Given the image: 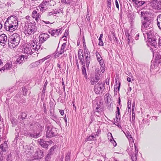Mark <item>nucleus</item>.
<instances>
[{
  "mask_svg": "<svg viewBox=\"0 0 161 161\" xmlns=\"http://www.w3.org/2000/svg\"><path fill=\"white\" fill-rule=\"evenodd\" d=\"M87 141H92L94 140L91 136H89L87 137Z\"/></svg>",
  "mask_w": 161,
  "mask_h": 161,
  "instance_id": "58",
  "label": "nucleus"
},
{
  "mask_svg": "<svg viewBox=\"0 0 161 161\" xmlns=\"http://www.w3.org/2000/svg\"><path fill=\"white\" fill-rule=\"evenodd\" d=\"M51 158V154H47L45 157V161H50Z\"/></svg>",
  "mask_w": 161,
  "mask_h": 161,
  "instance_id": "38",
  "label": "nucleus"
},
{
  "mask_svg": "<svg viewBox=\"0 0 161 161\" xmlns=\"http://www.w3.org/2000/svg\"><path fill=\"white\" fill-rule=\"evenodd\" d=\"M127 43L129 44L130 42L132 41V39L131 36H128L127 37Z\"/></svg>",
  "mask_w": 161,
  "mask_h": 161,
  "instance_id": "46",
  "label": "nucleus"
},
{
  "mask_svg": "<svg viewBox=\"0 0 161 161\" xmlns=\"http://www.w3.org/2000/svg\"><path fill=\"white\" fill-rule=\"evenodd\" d=\"M107 8H111V0H107Z\"/></svg>",
  "mask_w": 161,
  "mask_h": 161,
  "instance_id": "47",
  "label": "nucleus"
},
{
  "mask_svg": "<svg viewBox=\"0 0 161 161\" xmlns=\"http://www.w3.org/2000/svg\"><path fill=\"white\" fill-rule=\"evenodd\" d=\"M95 54L98 61L102 58L99 53L97 51H96Z\"/></svg>",
  "mask_w": 161,
  "mask_h": 161,
  "instance_id": "34",
  "label": "nucleus"
},
{
  "mask_svg": "<svg viewBox=\"0 0 161 161\" xmlns=\"http://www.w3.org/2000/svg\"><path fill=\"white\" fill-rule=\"evenodd\" d=\"M142 30H144L145 32L144 35L154 32L153 24L151 19L149 17L143 16L142 19Z\"/></svg>",
  "mask_w": 161,
  "mask_h": 161,
  "instance_id": "2",
  "label": "nucleus"
},
{
  "mask_svg": "<svg viewBox=\"0 0 161 161\" xmlns=\"http://www.w3.org/2000/svg\"><path fill=\"white\" fill-rule=\"evenodd\" d=\"M86 18L88 21H90V16L89 14H87L86 15Z\"/></svg>",
  "mask_w": 161,
  "mask_h": 161,
  "instance_id": "62",
  "label": "nucleus"
},
{
  "mask_svg": "<svg viewBox=\"0 0 161 161\" xmlns=\"http://www.w3.org/2000/svg\"><path fill=\"white\" fill-rule=\"evenodd\" d=\"M155 59L158 63H160L161 62V55L160 54L157 55Z\"/></svg>",
  "mask_w": 161,
  "mask_h": 161,
  "instance_id": "32",
  "label": "nucleus"
},
{
  "mask_svg": "<svg viewBox=\"0 0 161 161\" xmlns=\"http://www.w3.org/2000/svg\"><path fill=\"white\" fill-rule=\"evenodd\" d=\"M161 0H153L150 3V5L152 8L156 10H161Z\"/></svg>",
  "mask_w": 161,
  "mask_h": 161,
  "instance_id": "8",
  "label": "nucleus"
},
{
  "mask_svg": "<svg viewBox=\"0 0 161 161\" xmlns=\"http://www.w3.org/2000/svg\"><path fill=\"white\" fill-rule=\"evenodd\" d=\"M131 101L130 100H129L127 102V108H131Z\"/></svg>",
  "mask_w": 161,
  "mask_h": 161,
  "instance_id": "51",
  "label": "nucleus"
},
{
  "mask_svg": "<svg viewBox=\"0 0 161 161\" xmlns=\"http://www.w3.org/2000/svg\"><path fill=\"white\" fill-rule=\"evenodd\" d=\"M20 40L19 35L16 33H14L8 37V42L9 47L11 48H15L18 45Z\"/></svg>",
  "mask_w": 161,
  "mask_h": 161,
  "instance_id": "3",
  "label": "nucleus"
},
{
  "mask_svg": "<svg viewBox=\"0 0 161 161\" xmlns=\"http://www.w3.org/2000/svg\"><path fill=\"white\" fill-rule=\"evenodd\" d=\"M100 75L96 74L95 77H92L91 78L90 83L92 85H94L100 79Z\"/></svg>",
  "mask_w": 161,
  "mask_h": 161,
  "instance_id": "14",
  "label": "nucleus"
},
{
  "mask_svg": "<svg viewBox=\"0 0 161 161\" xmlns=\"http://www.w3.org/2000/svg\"><path fill=\"white\" fill-rule=\"evenodd\" d=\"M37 63H38V62L37 61L31 63L30 65V67L31 68H34L36 67L37 64Z\"/></svg>",
  "mask_w": 161,
  "mask_h": 161,
  "instance_id": "39",
  "label": "nucleus"
},
{
  "mask_svg": "<svg viewBox=\"0 0 161 161\" xmlns=\"http://www.w3.org/2000/svg\"><path fill=\"white\" fill-rule=\"evenodd\" d=\"M43 152L41 150H38L35 152L33 156L35 159H40L43 157Z\"/></svg>",
  "mask_w": 161,
  "mask_h": 161,
  "instance_id": "17",
  "label": "nucleus"
},
{
  "mask_svg": "<svg viewBox=\"0 0 161 161\" xmlns=\"http://www.w3.org/2000/svg\"><path fill=\"white\" fill-rule=\"evenodd\" d=\"M158 46L159 48H161V39H159V41L158 42Z\"/></svg>",
  "mask_w": 161,
  "mask_h": 161,
  "instance_id": "57",
  "label": "nucleus"
},
{
  "mask_svg": "<svg viewBox=\"0 0 161 161\" xmlns=\"http://www.w3.org/2000/svg\"><path fill=\"white\" fill-rule=\"evenodd\" d=\"M47 81H46L44 84V85L43 88L42 90V92L43 93H44L45 92V91H46V85H47Z\"/></svg>",
  "mask_w": 161,
  "mask_h": 161,
  "instance_id": "49",
  "label": "nucleus"
},
{
  "mask_svg": "<svg viewBox=\"0 0 161 161\" xmlns=\"http://www.w3.org/2000/svg\"><path fill=\"white\" fill-rule=\"evenodd\" d=\"M79 59L80 60L81 64L83 65V66H84V65H85L84 63V59L83 54L81 55V58H80Z\"/></svg>",
  "mask_w": 161,
  "mask_h": 161,
  "instance_id": "31",
  "label": "nucleus"
},
{
  "mask_svg": "<svg viewBox=\"0 0 161 161\" xmlns=\"http://www.w3.org/2000/svg\"><path fill=\"white\" fill-rule=\"evenodd\" d=\"M103 103L100 101L97 102L96 103L95 112L100 113L103 112Z\"/></svg>",
  "mask_w": 161,
  "mask_h": 161,
  "instance_id": "16",
  "label": "nucleus"
},
{
  "mask_svg": "<svg viewBox=\"0 0 161 161\" xmlns=\"http://www.w3.org/2000/svg\"><path fill=\"white\" fill-rule=\"evenodd\" d=\"M110 142L113 144V146L114 147H115L117 145V143H116L115 141L114 140V139H113L112 140V141H110Z\"/></svg>",
  "mask_w": 161,
  "mask_h": 161,
  "instance_id": "50",
  "label": "nucleus"
},
{
  "mask_svg": "<svg viewBox=\"0 0 161 161\" xmlns=\"http://www.w3.org/2000/svg\"><path fill=\"white\" fill-rule=\"evenodd\" d=\"M6 67V69L8 70L9 69H10L12 67V66L11 64H10V63H7L5 65V67Z\"/></svg>",
  "mask_w": 161,
  "mask_h": 161,
  "instance_id": "36",
  "label": "nucleus"
},
{
  "mask_svg": "<svg viewBox=\"0 0 161 161\" xmlns=\"http://www.w3.org/2000/svg\"><path fill=\"white\" fill-rule=\"evenodd\" d=\"M138 149L135 146V153L132 154V153L130 154L132 161H136L137 159V155L138 153Z\"/></svg>",
  "mask_w": 161,
  "mask_h": 161,
  "instance_id": "21",
  "label": "nucleus"
},
{
  "mask_svg": "<svg viewBox=\"0 0 161 161\" xmlns=\"http://www.w3.org/2000/svg\"><path fill=\"white\" fill-rule=\"evenodd\" d=\"M132 1L138 6H141L146 2L143 1H139L136 0H132Z\"/></svg>",
  "mask_w": 161,
  "mask_h": 161,
  "instance_id": "23",
  "label": "nucleus"
},
{
  "mask_svg": "<svg viewBox=\"0 0 161 161\" xmlns=\"http://www.w3.org/2000/svg\"><path fill=\"white\" fill-rule=\"evenodd\" d=\"M38 142L41 146L43 148L47 149L49 144L52 143V141H47L43 139H40L38 140Z\"/></svg>",
  "mask_w": 161,
  "mask_h": 161,
  "instance_id": "11",
  "label": "nucleus"
},
{
  "mask_svg": "<svg viewBox=\"0 0 161 161\" xmlns=\"http://www.w3.org/2000/svg\"><path fill=\"white\" fill-rule=\"evenodd\" d=\"M45 61V60L44 59V58H43L42 59H40L37 62H38H38L40 63H42Z\"/></svg>",
  "mask_w": 161,
  "mask_h": 161,
  "instance_id": "59",
  "label": "nucleus"
},
{
  "mask_svg": "<svg viewBox=\"0 0 161 161\" xmlns=\"http://www.w3.org/2000/svg\"><path fill=\"white\" fill-rule=\"evenodd\" d=\"M83 54L82 51L81 50H79L78 52V57L79 58H81V54Z\"/></svg>",
  "mask_w": 161,
  "mask_h": 161,
  "instance_id": "44",
  "label": "nucleus"
},
{
  "mask_svg": "<svg viewBox=\"0 0 161 161\" xmlns=\"http://www.w3.org/2000/svg\"><path fill=\"white\" fill-rule=\"evenodd\" d=\"M8 149V145L6 142L2 144L0 146V155L2 154L1 153L2 152H6Z\"/></svg>",
  "mask_w": 161,
  "mask_h": 161,
  "instance_id": "20",
  "label": "nucleus"
},
{
  "mask_svg": "<svg viewBox=\"0 0 161 161\" xmlns=\"http://www.w3.org/2000/svg\"><path fill=\"white\" fill-rule=\"evenodd\" d=\"M135 146L136 147L135 143L134 144V146L135 147ZM130 152H129V154H130V153H132V154L134 153H135V147L134 148L132 146L130 147Z\"/></svg>",
  "mask_w": 161,
  "mask_h": 161,
  "instance_id": "33",
  "label": "nucleus"
},
{
  "mask_svg": "<svg viewBox=\"0 0 161 161\" xmlns=\"http://www.w3.org/2000/svg\"><path fill=\"white\" fill-rule=\"evenodd\" d=\"M61 29H56L54 30H50L48 31L49 33L51 34L52 36L56 37L59 35V34H61Z\"/></svg>",
  "mask_w": 161,
  "mask_h": 161,
  "instance_id": "13",
  "label": "nucleus"
},
{
  "mask_svg": "<svg viewBox=\"0 0 161 161\" xmlns=\"http://www.w3.org/2000/svg\"><path fill=\"white\" fill-rule=\"evenodd\" d=\"M49 35L47 33H43L40 35L39 38V41L43 43L49 37Z\"/></svg>",
  "mask_w": 161,
  "mask_h": 161,
  "instance_id": "15",
  "label": "nucleus"
},
{
  "mask_svg": "<svg viewBox=\"0 0 161 161\" xmlns=\"http://www.w3.org/2000/svg\"><path fill=\"white\" fill-rule=\"evenodd\" d=\"M27 58V57L23 55L20 56L17 59L15 63L16 64H20L23 61H25Z\"/></svg>",
  "mask_w": 161,
  "mask_h": 161,
  "instance_id": "19",
  "label": "nucleus"
},
{
  "mask_svg": "<svg viewBox=\"0 0 161 161\" xmlns=\"http://www.w3.org/2000/svg\"><path fill=\"white\" fill-rule=\"evenodd\" d=\"M30 136L31 137H33L34 138H36V134L35 133H31L30 134Z\"/></svg>",
  "mask_w": 161,
  "mask_h": 161,
  "instance_id": "56",
  "label": "nucleus"
},
{
  "mask_svg": "<svg viewBox=\"0 0 161 161\" xmlns=\"http://www.w3.org/2000/svg\"><path fill=\"white\" fill-rule=\"evenodd\" d=\"M100 132H101L100 130L98 129L97 130V132H96V134L95 135V136H98V134H100Z\"/></svg>",
  "mask_w": 161,
  "mask_h": 161,
  "instance_id": "60",
  "label": "nucleus"
},
{
  "mask_svg": "<svg viewBox=\"0 0 161 161\" xmlns=\"http://www.w3.org/2000/svg\"><path fill=\"white\" fill-rule=\"evenodd\" d=\"M105 83H102L99 81L94 86V90L95 93L97 94H99L100 92L103 90L105 88Z\"/></svg>",
  "mask_w": 161,
  "mask_h": 161,
  "instance_id": "6",
  "label": "nucleus"
},
{
  "mask_svg": "<svg viewBox=\"0 0 161 161\" xmlns=\"http://www.w3.org/2000/svg\"><path fill=\"white\" fill-rule=\"evenodd\" d=\"M7 42V35L3 34L0 35V43L1 45L3 46H4Z\"/></svg>",
  "mask_w": 161,
  "mask_h": 161,
  "instance_id": "12",
  "label": "nucleus"
},
{
  "mask_svg": "<svg viewBox=\"0 0 161 161\" xmlns=\"http://www.w3.org/2000/svg\"><path fill=\"white\" fill-rule=\"evenodd\" d=\"M23 51L25 53L28 55H31L33 53V50L31 48V47H30L29 44L24 47V49H23Z\"/></svg>",
  "mask_w": 161,
  "mask_h": 161,
  "instance_id": "18",
  "label": "nucleus"
},
{
  "mask_svg": "<svg viewBox=\"0 0 161 161\" xmlns=\"http://www.w3.org/2000/svg\"><path fill=\"white\" fill-rule=\"evenodd\" d=\"M111 96L108 93L106 94L104 96V99L105 101L108 103H112L111 99Z\"/></svg>",
  "mask_w": 161,
  "mask_h": 161,
  "instance_id": "24",
  "label": "nucleus"
},
{
  "mask_svg": "<svg viewBox=\"0 0 161 161\" xmlns=\"http://www.w3.org/2000/svg\"><path fill=\"white\" fill-rule=\"evenodd\" d=\"M98 45L99 46H103V43L102 41H99Z\"/></svg>",
  "mask_w": 161,
  "mask_h": 161,
  "instance_id": "63",
  "label": "nucleus"
},
{
  "mask_svg": "<svg viewBox=\"0 0 161 161\" xmlns=\"http://www.w3.org/2000/svg\"><path fill=\"white\" fill-rule=\"evenodd\" d=\"M68 31L67 30H66L64 33V36H63L62 38H63L65 37V38H66V36L68 35Z\"/></svg>",
  "mask_w": 161,
  "mask_h": 161,
  "instance_id": "54",
  "label": "nucleus"
},
{
  "mask_svg": "<svg viewBox=\"0 0 161 161\" xmlns=\"http://www.w3.org/2000/svg\"><path fill=\"white\" fill-rule=\"evenodd\" d=\"M46 136L47 137L51 138L56 135L57 130L55 128L53 127L50 125L46 126Z\"/></svg>",
  "mask_w": 161,
  "mask_h": 161,
  "instance_id": "4",
  "label": "nucleus"
},
{
  "mask_svg": "<svg viewBox=\"0 0 161 161\" xmlns=\"http://www.w3.org/2000/svg\"><path fill=\"white\" fill-rule=\"evenodd\" d=\"M99 63L101 65V67H104V61L103 59H99V60L98 61Z\"/></svg>",
  "mask_w": 161,
  "mask_h": 161,
  "instance_id": "41",
  "label": "nucleus"
},
{
  "mask_svg": "<svg viewBox=\"0 0 161 161\" xmlns=\"http://www.w3.org/2000/svg\"><path fill=\"white\" fill-rule=\"evenodd\" d=\"M84 56L85 57L86 62V67H88L89 64L91 60V55L90 52L88 49H85L84 50Z\"/></svg>",
  "mask_w": 161,
  "mask_h": 161,
  "instance_id": "10",
  "label": "nucleus"
},
{
  "mask_svg": "<svg viewBox=\"0 0 161 161\" xmlns=\"http://www.w3.org/2000/svg\"><path fill=\"white\" fill-rule=\"evenodd\" d=\"M32 16L33 18H35L36 20L37 21L40 18L39 13H37L36 10H34L32 14Z\"/></svg>",
  "mask_w": 161,
  "mask_h": 161,
  "instance_id": "22",
  "label": "nucleus"
},
{
  "mask_svg": "<svg viewBox=\"0 0 161 161\" xmlns=\"http://www.w3.org/2000/svg\"><path fill=\"white\" fill-rule=\"evenodd\" d=\"M108 139L109 141H112V140L114 139V138L112 136V134L110 132H109L108 134Z\"/></svg>",
  "mask_w": 161,
  "mask_h": 161,
  "instance_id": "35",
  "label": "nucleus"
},
{
  "mask_svg": "<svg viewBox=\"0 0 161 161\" xmlns=\"http://www.w3.org/2000/svg\"><path fill=\"white\" fill-rule=\"evenodd\" d=\"M71 155V152H68L66 154L65 157V161H70V155Z\"/></svg>",
  "mask_w": 161,
  "mask_h": 161,
  "instance_id": "28",
  "label": "nucleus"
},
{
  "mask_svg": "<svg viewBox=\"0 0 161 161\" xmlns=\"http://www.w3.org/2000/svg\"><path fill=\"white\" fill-rule=\"evenodd\" d=\"M62 83L63 86V90L64 92H65V86L64 82L63 79V78L62 79Z\"/></svg>",
  "mask_w": 161,
  "mask_h": 161,
  "instance_id": "53",
  "label": "nucleus"
},
{
  "mask_svg": "<svg viewBox=\"0 0 161 161\" xmlns=\"http://www.w3.org/2000/svg\"><path fill=\"white\" fill-rule=\"evenodd\" d=\"M147 36L148 43L156 48L157 46L156 42L157 39L154 36V33L153 32L146 34Z\"/></svg>",
  "mask_w": 161,
  "mask_h": 161,
  "instance_id": "5",
  "label": "nucleus"
},
{
  "mask_svg": "<svg viewBox=\"0 0 161 161\" xmlns=\"http://www.w3.org/2000/svg\"><path fill=\"white\" fill-rule=\"evenodd\" d=\"M7 161H12L11 155V154H9L7 155Z\"/></svg>",
  "mask_w": 161,
  "mask_h": 161,
  "instance_id": "42",
  "label": "nucleus"
},
{
  "mask_svg": "<svg viewBox=\"0 0 161 161\" xmlns=\"http://www.w3.org/2000/svg\"><path fill=\"white\" fill-rule=\"evenodd\" d=\"M157 23H161V14H159L157 17Z\"/></svg>",
  "mask_w": 161,
  "mask_h": 161,
  "instance_id": "45",
  "label": "nucleus"
},
{
  "mask_svg": "<svg viewBox=\"0 0 161 161\" xmlns=\"http://www.w3.org/2000/svg\"><path fill=\"white\" fill-rule=\"evenodd\" d=\"M115 3L116 7L119 9V5L117 0H115Z\"/></svg>",
  "mask_w": 161,
  "mask_h": 161,
  "instance_id": "61",
  "label": "nucleus"
},
{
  "mask_svg": "<svg viewBox=\"0 0 161 161\" xmlns=\"http://www.w3.org/2000/svg\"><path fill=\"white\" fill-rule=\"evenodd\" d=\"M16 16H12L8 18L4 24L5 29L10 32L15 30L18 27V22Z\"/></svg>",
  "mask_w": 161,
  "mask_h": 161,
  "instance_id": "1",
  "label": "nucleus"
},
{
  "mask_svg": "<svg viewBox=\"0 0 161 161\" xmlns=\"http://www.w3.org/2000/svg\"><path fill=\"white\" fill-rule=\"evenodd\" d=\"M82 74L84 76L85 78L86 79L87 78V76L86 73V69L85 67V65L82 66Z\"/></svg>",
  "mask_w": 161,
  "mask_h": 161,
  "instance_id": "26",
  "label": "nucleus"
},
{
  "mask_svg": "<svg viewBox=\"0 0 161 161\" xmlns=\"http://www.w3.org/2000/svg\"><path fill=\"white\" fill-rule=\"evenodd\" d=\"M23 93L24 96H26L27 95L28 90L25 87L22 89Z\"/></svg>",
  "mask_w": 161,
  "mask_h": 161,
  "instance_id": "37",
  "label": "nucleus"
},
{
  "mask_svg": "<svg viewBox=\"0 0 161 161\" xmlns=\"http://www.w3.org/2000/svg\"><path fill=\"white\" fill-rule=\"evenodd\" d=\"M38 8L40 9V12L42 13L45 12L47 8V7H44V6L42 5V4L39 5Z\"/></svg>",
  "mask_w": 161,
  "mask_h": 161,
  "instance_id": "27",
  "label": "nucleus"
},
{
  "mask_svg": "<svg viewBox=\"0 0 161 161\" xmlns=\"http://www.w3.org/2000/svg\"><path fill=\"white\" fill-rule=\"evenodd\" d=\"M33 148H31V147L29 150L30 151H29V152H30L31 154H32L33 153L34 150L32 149Z\"/></svg>",
  "mask_w": 161,
  "mask_h": 161,
  "instance_id": "64",
  "label": "nucleus"
},
{
  "mask_svg": "<svg viewBox=\"0 0 161 161\" xmlns=\"http://www.w3.org/2000/svg\"><path fill=\"white\" fill-rule=\"evenodd\" d=\"M11 122L13 126H14L16 125L17 123V121L15 118H13L11 119Z\"/></svg>",
  "mask_w": 161,
  "mask_h": 161,
  "instance_id": "30",
  "label": "nucleus"
},
{
  "mask_svg": "<svg viewBox=\"0 0 161 161\" xmlns=\"http://www.w3.org/2000/svg\"><path fill=\"white\" fill-rule=\"evenodd\" d=\"M49 105L50 108H53L54 107V103L53 102H50L49 103Z\"/></svg>",
  "mask_w": 161,
  "mask_h": 161,
  "instance_id": "55",
  "label": "nucleus"
},
{
  "mask_svg": "<svg viewBox=\"0 0 161 161\" xmlns=\"http://www.w3.org/2000/svg\"><path fill=\"white\" fill-rule=\"evenodd\" d=\"M125 133V136L128 139H129L132 138V137L131 136L130 134V133L129 132H126V133Z\"/></svg>",
  "mask_w": 161,
  "mask_h": 161,
  "instance_id": "43",
  "label": "nucleus"
},
{
  "mask_svg": "<svg viewBox=\"0 0 161 161\" xmlns=\"http://www.w3.org/2000/svg\"><path fill=\"white\" fill-rule=\"evenodd\" d=\"M117 111L116 112V115L120 116V110L118 107H117Z\"/></svg>",
  "mask_w": 161,
  "mask_h": 161,
  "instance_id": "48",
  "label": "nucleus"
},
{
  "mask_svg": "<svg viewBox=\"0 0 161 161\" xmlns=\"http://www.w3.org/2000/svg\"><path fill=\"white\" fill-rule=\"evenodd\" d=\"M116 85L114 86V90L115 91H117V89L119 91L120 88V83L118 82L117 84V81H116Z\"/></svg>",
  "mask_w": 161,
  "mask_h": 161,
  "instance_id": "29",
  "label": "nucleus"
},
{
  "mask_svg": "<svg viewBox=\"0 0 161 161\" xmlns=\"http://www.w3.org/2000/svg\"><path fill=\"white\" fill-rule=\"evenodd\" d=\"M55 148L54 147H53L50 150V152L48 154H51V155L53 153L54 149Z\"/></svg>",
  "mask_w": 161,
  "mask_h": 161,
  "instance_id": "52",
  "label": "nucleus"
},
{
  "mask_svg": "<svg viewBox=\"0 0 161 161\" xmlns=\"http://www.w3.org/2000/svg\"><path fill=\"white\" fill-rule=\"evenodd\" d=\"M26 27L25 30V33L26 35H31L34 34L36 31L35 26L31 24H28L26 26Z\"/></svg>",
  "mask_w": 161,
  "mask_h": 161,
  "instance_id": "7",
  "label": "nucleus"
},
{
  "mask_svg": "<svg viewBox=\"0 0 161 161\" xmlns=\"http://www.w3.org/2000/svg\"><path fill=\"white\" fill-rule=\"evenodd\" d=\"M29 44L30 47H31V48H32V50H33V53L35 51L37 53H38L37 52L41 48V45L39 44V43L36 42V41L35 40L33 41L32 42L30 43Z\"/></svg>",
  "mask_w": 161,
  "mask_h": 161,
  "instance_id": "9",
  "label": "nucleus"
},
{
  "mask_svg": "<svg viewBox=\"0 0 161 161\" xmlns=\"http://www.w3.org/2000/svg\"><path fill=\"white\" fill-rule=\"evenodd\" d=\"M21 118L22 119H25L27 116V114L25 113L22 112L21 114Z\"/></svg>",
  "mask_w": 161,
  "mask_h": 161,
  "instance_id": "40",
  "label": "nucleus"
},
{
  "mask_svg": "<svg viewBox=\"0 0 161 161\" xmlns=\"http://www.w3.org/2000/svg\"><path fill=\"white\" fill-rule=\"evenodd\" d=\"M66 44L65 43H63L61 46V49L58 52V54H61L65 51V50Z\"/></svg>",
  "mask_w": 161,
  "mask_h": 161,
  "instance_id": "25",
  "label": "nucleus"
}]
</instances>
